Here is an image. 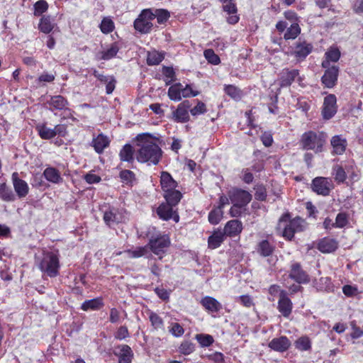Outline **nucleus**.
<instances>
[{"instance_id":"34","label":"nucleus","mask_w":363,"mask_h":363,"mask_svg":"<svg viewBox=\"0 0 363 363\" xmlns=\"http://www.w3.org/2000/svg\"><path fill=\"white\" fill-rule=\"evenodd\" d=\"M340 57V50L337 48H331L328 52H325L326 60L323 62L322 66L325 68L328 67L330 61L335 62L338 61Z\"/></svg>"},{"instance_id":"62","label":"nucleus","mask_w":363,"mask_h":363,"mask_svg":"<svg viewBox=\"0 0 363 363\" xmlns=\"http://www.w3.org/2000/svg\"><path fill=\"white\" fill-rule=\"evenodd\" d=\"M55 74H53L52 73H48V72H43L39 76L37 81L39 84H40L42 82L50 83V82H53L55 80Z\"/></svg>"},{"instance_id":"55","label":"nucleus","mask_w":363,"mask_h":363,"mask_svg":"<svg viewBox=\"0 0 363 363\" xmlns=\"http://www.w3.org/2000/svg\"><path fill=\"white\" fill-rule=\"evenodd\" d=\"M223 4V10L229 14L237 13V8L233 0H220Z\"/></svg>"},{"instance_id":"9","label":"nucleus","mask_w":363,"mask_h":363,"mask_svg":"<svg viewBox=\"0 0 363 363\" xmlns=\"http://www.w3.org/2000/svg\"><path fill=\"white\" fill-rule=\"evenodd\" d=\"M228 196L233 203L247 206L252 200V195L247 191L234 189L228 192Z\"/></svg>"},{"instance_id":"25","label":"nucleus","mask_w":363,"mask_h":363,"mask_svg":"<svg viewBox=\"0 0 363 363\" xmlns=\"http://www.w3.org/2000/svg\"><path fill=\"white\" fill-rule=\"evenodd\" d=\"M203 307L209 312L216 313L222 308L221 303L211 296H205L201 301Z\"/></svg>"},{"instance_id":"54","label":"nucleus","mask_w":363,"mask_h":363,"mask_svg":"<svg viewBox=\"0 0 363 363\" xmlns=\"http://www.w3.org/2000/svg\"><path fill=\"white\" fill-rule=\"evenodd\" d=\"M169 331L173 336L177 337H181L184 333V330L182 326L177 323H172L169 328Z\"/></svg>"},{"instance_id":"26","label":"nucleus","mask_w":363,"mask_h":363,"mask_svg":"<svg viewBox=\"0 0 363 363\" xmlns=\"http://www.w3.org/2000/svg\"><path fill=\"white\" fill-rule=\"evenodd\" d=\"M108 138L104 134H99L94 138L91 142L92 146L97 153H101L109 145Z\"/></svg>"},{"instance_id":"60","label":"nucleus","mask_w":363,"mask_h":363,"mask_svg":"<svg viewBox=\"0 0 363 363\" xmlns=\"http://www.w3.org/2000/svg\"><path fill=\"white\" fill-rule=\"evenodd\" d=\"M236 301L247 308H250L254 305L252 298L248 295L238 296L236 298Z\"/></svg>"},{"instance_id":"32","label":"nucleus","mask_w":363,"mask_h":363,"mask_svg":"<svg viewBox=\"0 0 363 363\" xmlns=\"http://www.w3.org/2000/svg\"><path fill=\"white\" fill-rule=\"evenodd\" d=\"M225 234L222 231H216L208 238L209 247L216 249L223 242Z\"/></svg>"},{"instance_id":"46","label":"nucleus","mask_w":363,"mask_h":363,"mask_svg":"<svg viewBox=\"0 0 363 363\" xmlns=\"http://www.w3.org/2000/svg\"><path fill=\"white\" fill-rule=\"evenodd\" d=\"M199 94V91L194 90L191 84H186L183 86L182 84V98H189L196 96Z\"/></svg>"},{"instance_id":"53","label":"nucleus","mask_w":363,"mask_h":363,"mask_svg":"<svg viewBox=\"0 0 363 363\" xmlns=\"http://www.w3.org/2000/svg\"><path fill=\"white\" fill-rule=\"evenodd\" d=\"M196 339L202 347H208L213 342V339L210 335L199 334L196 335Z\"/></svg>"},{"instance_id":"40","label":"nucleus","mask_w":363,"mask_h":363,"mask_svg":"<svg viewBox=\"0 0 363 363\" xmlns=\"http://www.w3.org/2000/svg\"><path fill=\"white\" fill-rule=\"evenodd\" d=\"M102 306V302L100 298H94L91 300L85 301L82 304V309L83 311L88 310H97Z\"/></svg>"},{"instance_id":"11","label":"nucleus","mask_w":363,"mask_h":363,"mask_svg":"<svg viewBox=\"0 0 363 363\" xmlns=\"http://www.w3.org/2000/svg\"><path fill=\"white\" fill-rule=\"evenodd\" d=\"M177 204H172L167 201L166 203H162L157 209V213L160 218L164 220H168L172 218L176 223L179 220V215L173 211L172 207Z\"/></svg>"},{"instance_id":"37","label":"nucleus","mask_w":363,"mask_h":363,"mask_svg":"<svg viewBox=\"0 0 363 363\" xmlns=\"http://www.w3.org/2000/svg\"><path fill=\"white\" fill-rule=\"evenodd\" d=\"M54 21L52 20L50 16H43L40 19L39 28L44 33H50L52 30L54 28Z\"/></svg>"},{"instance_id":"38","label":"nucleus","mask_w":363,"mask_h":363,"mask_svg":"<svg viewBox=\"0 0 363 363\" xmlns=\"http://www.w3.org/2000/svg\"><path fill=\"white\" fill-rule=\"evenodd\" d=\"M133 149L130 145H125L120 152V158L122 161L132 162L133 160Z\"/></svg>"},{"instance_id":"20","label":"nucleus","mask_w":363,"mask_h":363,"mask_svg":"<svg viewBox=\"0 0 363 363\" xmlns=\"http://www.w3.org/2000/svg\"><path fill=\"white\" fill-rule=\"evenodd\" d=\"M325 74L322 77L323 84L328 88H332L335 85L338 76V67L332 66L327 67Z\"/></svg>"},{"instance_id":"22","label":"nucleus","mask_w":363,"mask_h":363,"mask_svg":"<svg viewBox=\"0 0 363 363\" xmlns=\"http://www.w3.org/2000/svg\"><path fill=\"white\" fill-rule=\"evenodd\" d=\"M317 247L323 253H332L337 249L338 242L335 239L324 238L318 242Z\"/></svg>"},{"instance_id":"4","label":"nucleus","mask_w":363,"mask_h":363,"mask_svg":"<svg viewBox=\"0 0 363 363\" xmlns=\"http://www.w3.org/2000/svg\"><path fill=\"white\" fill-rule=\"evenodd\" d=\"M39 269L50 277L59 274L60 261L56 253L44 251L41 257L37 258Z\"/></svg>"},{"instance_id":"10","label":"nucleus","mask_w":363,"mask_h":363,"mask_svg":"<svg viewBox=\"0 0 363 363\" xmlns=\"http://www.w3.org/2000/svg\"><path fill=\"white\" fill-rule=\"evenodd\" d=\"M337 99L334 94H329L324 99L322 115L324 119L333 118L337 112Z\"/></svg>"},{"instance_id":"3","label":"nucleus","mask_w":363,"mask_h":363,"mask_svg":"<svg viewBox=\"0 0 363 363\" xmlns=\"http://www.w3.org/2000/svg\"><path fill=\"white\" fill-rule=\"evenodd\" d=\"M177 185V182L169 172H161L160 186L166 201L169 203L177 204L182 197V193L176 189Z\"/></svg>"},{"instance_id":"5","label":"nucleus","mask_w":363,"mask_h":363,"mask_svg":"<svg viewBox=\"0 0 363 363\" xmlns=\"http://www.w3.org/2000/svg\"><path fill=\"white\" fill-rule=\"evenodd\" d=\"M325 138L326 135L323 133H316L309 131L302 135L301 142L304 149L320 152L325 143Z\"/></svg>"},{"instance_id":"6","label":"nucleus","mask_w":363,"mask_h":363,"mask_svg":"<svg viewBox=\"0 0 363 363\" xmlns=\"http://www.w3.org/2000/svg\"><path fill=\"white\" fill-rule=\"evenodd\" d=\"M170 239L168 235L160 234L155 237H152L147 244L149 250H150L155 255L162 259L167 252L170 245Z\"/></svg>"},{"instance_id":"21","label":"nucleus","mask_w":363,"mask_h":363,"mask_svg":"<svg viewBox=\"0 0 363 363\" xmlns=\"http://www.w3.org/2000/svg\"><path fill=\"white\" fill-rule=\"evenodd\" d=\"M114 353L118 357L119 363H130L133 357L131 348L127 345L118 346Z\"/></svg>"},{"instance_id":"47","label":"nucleus","mask_w":363,"mask_h":363,"mask_svg":"<svg viewBox=\"0 0 363 363\" xmlns=\"http://www.w3.org/2000/svg\"><path fill=\"white\" fill-rule=\"evenodd\" d=\"M203 55L209 63L218 65L220 62L219 57L211 49L206 50Z\"/></svg>"},{"instance_id":"14","label":"nucleus","mask_w":363,"mask_h":363,"mask_svg":"<svg viewBox=\"0 0 363 363\" xmlns=\"http://www.w3.org/2000/svg\"><path fill=\"white\" fill-rule=\"evenodd\" d=\"M191 104L189 101H184L180 103L176 111L173 113L174 120L177 122L185 123L189 121Z\"/></svg>"},{"instance_id":"18","label":"nucleus","mask_w":363,"mask_h":363,"mask_svg":"<svg viewBox=\"0 0 363 363\" xmlns=\"http://www.w3.org/2000/svg\"><path fill=\"white\" fill-rule=\"evenodd\" d=\"M278 310L283 316L287 318L290 315L292 311V302L287 297L286 292L282 291L280 292V298L278 301Z\"/></svg>"},{"instance_id":"48","label":"nucleus","mask_w":363,"mask_h":363,"mask_svg":"<svg viewBox=\"0 0 363 363\" xmlns=\"http://www.w3.org/2000/svg\"><path fill=\"white\" fill-rule=\"evenodd\" d=\"M34 14L35 16H40L45 12L48 9V4L45 0H39L34 4Z\"/></svg>"},{"instance_id":"59","label":"nucleus","mask_w":363,"mask_h":363,"mask_svg":"<svg viewBox=\"0 0 363 363\" xmlns=\"http://www.w3.org/2000/svg\"><path fill=\"white\" fill-rule=\"evenodd\" d=\"M347 223V218L345 213H340L337 215L335 227L336 228H343Z\"/></svg>"},{"instance_id":"64","label":"nucleus","mask_w":363,"mask_h":363,"mask_svg":"<svg viewBox=\"0 0 363 363\" xmlns=\"http://www.w3.org/2000/svg\"><path fill=\"white\" fill-rule=\"evenodd\" d=\"M353 11L357 14L363 13V0H357L352 6Z\"/></svg>"},{"instance_id":"28","label":"nucleus","mask_w":363,"mask_h":363,"mask_svg":"<svg viewBox=\"0 0 363 363\" xmlns=\"http://www.w3.org/2000/svg\"><path fill=\"white\" fill-rule=\"evenodd\" d=\"M39 136L43 140H50L56 136L54 128H48L44 123H39L35 127Z\"/></svg>"},{"instance_id":"41","label":"nucleus","mask_w":363,"mask_h":363,"mask_svg":"<svg viewBox=\"0 0 363 363\" xmlns=\"http://www.w3.org/2000/svg\"><path fill=\"white\" fill-rule=\"evenodd\" d=\"M297 350L307 351L311 347V342L308 337L303 336L298 338L294 343Z\"/></svg>"},{"instance_id":"19","label":"nucleus","mask_w":363,"mask_h":363,"mask_svg":"<svg viewBox=\"0 0 363 363\" xmlns=\"http://www.w3.org/2000/svg\"><path fill=\"white\" fill-rule=\"evenodd\" d=\"M291 345V341L286 336L274 338L269 342V347L272 350L279 352L286 351Z\"/></svg>"},{"instance_id":"44","label":"nucleus","mask_w":363,"mask_h":363,"mask_svg":"<svg viewBox=\"0 0 363 363\" xmlns=\"http://www.w3.org/2000/svg\"><path fill=\"white\" fill-rule=\"evenodd\" d=\"M301 28L298 23H293L284 34V38L286 40L295 39L300 33Z\"/></svg>"},{"instance_id":"13","label":"nucleus","mask_w":363,"mask_h":363,"mask_svg":"<svg viewBox=\"0 0 363 363\" xmlns=\"http://www.w3.org/2000/svg\"><path fill=\"white\" fill-rule=\"evenodd\" d=\"M298 75L299 72L298 69H284L280 73V86H289L295 81L296 78H298L299 84H301V78Z\"/></svg>"},{"instance_id":"7","label":"nucleus","mask_w":363,"mask_h":363,"mask_svg":"<svg viewBox=\"0 0 363 363\" xmlns=\"http://www.w3.org/2000/svg\"><path fill=\"white\" fill-rule=\"evenodd\" d=\"M154 20L153 13L150 9H144L134 21V28L141 33H148L151 31Z\"/></svg>"},{"instance_id":"1","label":"nucleus","mask_w":363,"mask_h":363,"mask_svg":"<svg viewBox=\"0 0 363 363\" xmlns=\"http://www.w3.org/2000/svg\"><path fill=\"white\" fill-rule=\"evenodd\" d=\"M136 139L139 147L136 153L137 160L149 164H158L162 155L158 144L159 139L149 133L139 134Z\"/></svg>"},{"instance_id":"31","label":"nucleus","mask_w":363,"mask_h":363,"mask_svg":"<svg viewBox=\"0 0 363 363\" xmlns=\"http://www.w3.org/2000/svg\"><path fill=\"white\" fill-rule=\"evenodd\" d=\"M128 258H140L150 255L148 246L138 247L123 252Z\"/></svg>"},{"instance_id":"12","label":"nucleus","mask_w":363,"mask_h":363,"mask_svg":"<svg viewBox=\"0 0 363 363\" xmlns=\"http://www.w3.org/2000/svg\"><path fill=\"white\" fill-rule=\"evenodd\" d=\"M13 186L19 198L26 197L29 192V186L27 182L18 177V172H13L11 175Z\"/></svg>"},{"instance_id":"52","label":"nucleus","mask_w":363,"mask_h":363,"mask_svg":"<svg viewBox=\"0 0 363 363\" xmlns=\"http://www.w3.org/2000/svg\"><path fill=\"white\" fill-rule=\"evenodd\" d=\"M206 111V104L201 101H198L197 104L194 108H191L189 112L193 116H196L205 113Z\"/></svg>"},{"instance_id":"56","label":"nucleus","mask_w":363,"mask_h":363,"mask_svg":"<svg viewBox=\"0 0 363 363\" xmlns=\"http://www.w3.org/2000/svg\"><path fill=\"white\" fill-rule=\"evenodd\" d=\"M120 177L126 184H131L135 179V174L130 170H123L120 173Z\"/></svg>"},{"instance_id":"30","label":"nucleus","mask_w":363,"mask_h":363,"mask_svg":"<svg viewBox=\"0 0 363 363\" xmlns=\"http://www.w3.org/2000/svg\"><path fill=\"white\" fill-rule=\"evenodd\" d=\"M274 250V246L268 240H263L257 245V251L262 257L271 255Z\"/></svg>"},{"instance_id":"15","label":"nucleus","mask_w":363,"mask_h":363,"mask_svg":"<svg viewBox=\"0 0 363 363\" xmlns=\"http://www.w3.org/2000/svg\"><path fill=\"white\" fill-rule=\"evenodd\" d=\"M289 277L298 284H307L310 281L308 275L301 269L298 263L291 264Z\"/></svg>"},{"instance_id":"16","label":"nucleus","mask_w":363,"mask_h":363,"mask_svg":"<svg viewBox=\"0 0 363 363\" xmlns=\"http://www.w3.org/2000/svg\"><path fill=\"white\" fill-rule=\"evenodd\" d=\"M313 46L306 42L297 43L291 52L297 60H304L312 51Z\"/></svg>"},{"instance_id":"33","label":"nucleus","mask_w":363,"mask_h":363,"mask_svg":"<svg viewBox=\"0 0 363 363\" xmlns=\"http://www.w3.org/2000/svg\"><path fill=\"white\" fill-rule=\"evenodd\" d=\"M119 50V47L116 43H112L108 48L102 50L99 55L101 60H108L114 57Z\"/></svg>"},{"instance_id":"36","label":"nucleus","mask_w":363,"mask_h":363,"mask_svg":"<svg viewBox=\"0 0 363 363\" xmlns=\"http://www.w3.org/2000/svg\"><path fill=\"white\" fill-rule=\"evenodd\" d=\"M0 199L7 202L13 201L16 199V196L12 190L6 183L0 184Z\"/></svg>"},{"instance_id":"45","label":"nucleus","mask_w":363,"mask_h":363,"mask_svg":"<svg viewBox=\"0 0 363 363\" xmlns=\"http://www.w3.org/2000/svg\"><path fill=\"white\" fill-rule=\"evenodd\" d=\"M100 29L103 33L108 34L114 29V23L108 17L104 18L100 24Z\"/></svg>"},{"instance_id":"29","label":"nucleus","mask_w":363,"mask_h":363,"mask_svg":"<svg viewBox=\"0 0 363 363\" xmlns=\"http://www.w3.org/2000/svg\"><path fill=\"white\" fill-rule=\"evenodd\" d=\"M48 104L51 106V110H62L67 107L68 102L62 96L57 95L51 96Z\"/></svg>"},{"instance_id":"58","label":"nucleus","mask_w":363,"mask_h":363,"mask_svg":"<svg viewBox=\"0 0 363 363\" xmlns=\"http://www.w3.org/2000/svg\"><path fill=\"white\" fill-rule=\"evenodd\" d=\"M130 336L128 328L126 326H121L116 332L114 337L116 339L122 340Z\"/></svg>"},{"instance_id":"43","label":"nucleus","mask_w":363,"mask_h":363,"mask_svg":"<svg viewBox=\"0 0 363 363\" xmlns=\"http://www.w3.org/2000/svg\"><path fill=\"white\" fill-rule=\"evenodd\" d=\"M149 319L152 326L155 330H164V323L162 319L155 313L150 312Z\"/></svg>"},{"instance_id":"35","label":"nucleus","mask_w":363,"mask_h":363,"mask_svg":"<svg viewBox=\"0 0 363 363\" xmlns=\"http://www.w3.org/2000/svg\"><path fill=\"white\" fill-rule=\"evenodd\" d=\"M169 98L174 101H179L182 100V84L176 83L172 85L168 89Z\"/></svg>"},{"instance_id":"27","label":"nucleus","mask_w":363,"mask_h":363,"mask_svg":"<svg viewBox=\"0 0 363 363\" xmlns=\"http://www.w3.org/2000/svg\"><path fill=\"white\" fill-rule=\"evenodd\" d=\"M104 220L109 226L122 221V217L115 208H111L104 212Z\"/></svg>"},{"instance_id":"61","label":"nucleus","mask_w":363,"mask_h":363,"mask_svg":"<svg viewBox=\"0 0 363 363\" xmlns=\"http://www.w3.org/2000/svg\"><path fill=\"white\" fill-rule=\"evenodd\" d=\"M225 91L228 96L233 99L240 98V90L233 85L226 86L225 88Z\"/></svg>"},{"instance_id":"51","label":"nucleus","mask_w":363,"mask_h":363,"mask_svg":"<svg viewBox=\"0 0 363 363\" xmlns=\"http://www.w3.org/2000/svg\"><path fill=\"white\" fill-rule=\"evenodd\" d=\"M335 179L339 182H343L346 179V172L342 167L337 165L333 168Z\"/></svg>"},{"instance_id":"63","label":"nucleus","mask_w":363,"mask_h":363,"mask_svg":"<svg viewBox=\"0 0 363 363\" xmlns=\"http://www.w3.org/2000/svg\"><path fill=\"white\" fill-rule=\"evenodd\" d=\"M255 190H256L255 194V199L257 200H259V201L265 200V199L267 197V191H266L265 188L262 186H258L255 189Z\"/></svg>"},{"instance_id":"50","label":"nucleus","mask_w":363,"mask_h":363,"mask_svg":"<svg viewBox=\"0 0 363 363\" xmlns=\"http://www.w3.org/2000/svg\"><path fill=\"white\" fill-rule=\"evenodd\" d=\"M194 345L189 341L183 342L179 347V352L188 355L194 351Z\"/></svg>"},{"instance_id":"24","label":"nucleus","mask_w":363,"mask_h":363,"mask_svg":"<svg viewBox=\"0 0 363 363\" xmlns=\"http://www.w3.org/2000/svg\"><path fill=\"white\" fill-rule=\"evenodd\" d=\"M242 230V225L240 220H231L225 224L223 232L225 235L233 237L240 234Z\"/></svg>"},{"instance_id":"42","label":"nucleus","mask_w":363,"mask_h":363,"mask_svg":"<svg viewBox=\"0 0 363 363\" xmlns=\"http://www.w3.org/2000/svg\"><path fill=\"white\" fill-rule=\"evenodd\" d=\"M163 59L162 54L154 50L148 52L147 62L149 65H156L161 62Z\"/></svg>"},{"instance_id":"57","label":"nucleus","mask_w":363,"mask_h":363,"mask_svg":"<svg viewBox=\"0 0 363 363\" xmlns=\"http://www.w3.org/2000/svg\"><path fill=\"white\" fill-rule=\"evenodd\" d=\"M162 73L165 77L166 84H169L174 80L175 72L172 67H164L162 69Z\"/></svg>"},{"instance_id":"39","label":"nucleus","mask_w":363,"mask_h":363,"mask_svg":"<svg viewBox=\"0 0 363 363\" xmlns=\"http://www.w3.org/2000/svg\"><path fill=\"white\" fill-rule=\"evenodd\" d=\"M223 211L220 208L216 207L208 213V221L213 224H218L222 219Z\"/></svg>"},{"instance_id":"17","label":"nucleus","mask_w":363,"mask_h":363,"mask_svg":"<svg viewBox=\"0 0 363 363\" xmlns=\"http://www.w3.org/2000/svg\"><path fill=\"white\" fill-rule=\"evenodd\" d=\"M330 145L333 155H342L346 150L347 141L342 135H337L332 137Z\"/></svg>"},{"instance_id":"8","label":"nucleus","mask_w":363,"mask_h":363,"mask_svg":"<svg viewBox=\"0 0 363 363\" xmlns=\"http://www.w3.org/2000/svg\"><path fill=\"white\" fill-rule=\"evenodd\" d=\"M312 189L318 194L327 196L333 189L332 180L325 177H316L313 180Z\"/></svg>"},{"instance_id":"2","label":"nucleus","mask_w":363,"mask_h":363,"mask_svg":"<svg viewBox=\"0 0 363 363\" xmlns=\"http://www.w3.org/2000/svg\"><path fill=\"white\" fill-rule=\"evenodd\" d=\"M305 228L306 223L303 219L299 217L290 219V215L285 213L279 219L276 230L278 234L291 240L295 233L303 231Z\"/></svg>"},{"instance_id":"49","label":"nucleus","mask_w":363,"mask_h":363,"mask_svg":"<svg viewBox=\"0 0 363 363\" xmlns=\"http://www.w3.org/2000/svg\"><path fill=\"white\" fill-rule=\"evenodd\" d=\"M154 19L157 18L159 23H163L169 18V13L164 9H157L153 13Z\"/></svg>"},{"instance_id":"23","label":"nucleus","mask_w":363,"mask_h":363,"mask_svg":"<svg viewBox=\"0 0 363 363\" xmlns=\"http://www.w3.org/2000/svg\"><path fill=\"white\" fill-rule=\"evenodd\" d=\"M43 176L48 182L52 184H59L63 182L60 171L52 167H46L43 171Z\"/></svg>"}]
</instances>
